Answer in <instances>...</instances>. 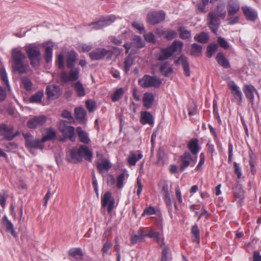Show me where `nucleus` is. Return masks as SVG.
Here are the masks:
<instances>
[{
  "mask_svg": "<svg viewBox=\"0 0 261 261\" xmlns=\"http://www.w3.org/2000/svg\"><path fill=\"white\" fill-rule=\"evenodd\" d=\"M226 16V12L224 7L218 5L214 12H210L207 18V23L211 30L216 33L220 24V19H224Z\"/></svg>",
  "mask_w": 261,
  "mask_h": 261,
  "instance_id": "obj_1",
  "label": "nucleus"
},
{
  "mask_svg": "<svg viewBox=\"0 0 261 261\" xmlns=\"http://www.w3.org/2000/svg\"><path fill=\"white\" fill-rule=\"evenodd\" d=\"M182 46L183 43L181 41H174L169 46L161 48L160 52L156 54L155 58L156 60L160 61L167 60L172 56L173 54L177 50L178 47H179L181 50Z\"/></svg>",
  "mask_w": 261,
  "mask_h": 261,
  "instance_id": "obj_2",
  "label": "nucleus"
},
{
  "mask_svg": "<svg viewBox=\"0 0 261 261\" xmlns=\"http://www.w3.org/2000/svg\"><path fill=\"white\" fill-rule=\"evenodd\" d=\"M139 85L144 88L154 87L159 88L162 84L161 80L154 76L144 75L138 81Z\"/></svg>",
  "mask_w": 261,
  "mask_h": 261,
  "instance_id": "obj_3",
  "label": "nucleus"
},
{
  "mask_svg": "<svg viewBox=\"0 0 261 261\" xmlns=\"http://www.w3.org/2000/svg\"><path fill=\"white\" fill-rule=\"evenodd\" d=\"M26 53L30 60L31 66L35 68L39 66L41 59L39 48L36 46L28 47L26 49Z\"/></svg>",
  "mask_w": 261,
  "mask_h": 261,
  "instance_id": "obj_4",
  "label": "nucleus"
},
{
  "mask_svg": "<svg viewBox=\"0 0 261 261\" xmlns=\"http://www.w3.org/2000/svg\"><path fill=\"white\" fill-rule=\"evenodd\" d=\"M59 129L66 138L69 139L72 142L75 141L74 127L69 125L67 121L61 120L59 122Z\"/></svg>",
  "mask_w": 261,
  "mask_h": 261,
  "instance_id": "obj_5",
  "label": "nucleus"
},
{
  "mask_svg": "<svg viewBox=\"0 0 261 261\" xmlns=\"http://www.w3.org/2000/svg\"><path fill=\"white\" fill-rule=\"evenodd\" d=\"M23 136L25 139V146L28 148H35L42 149L43 146L41 140L34 139L33 136L30 133L23 134Z\"/></svg>",
  "mask_w": 261,
  "mask_h": 261,
  "instance_id": "obj_6",
  "label": "nucleus"
},
{
  "mask_svg": "<svg viewBox=\"0 0 261 261\" xmlns=\"http://www.w3.org/2000/svg\"><path fill=\"white\" fill-rule=\"evenodd\" d=\"M115 20V17L114 15H110L107 17H103L98 21L91 22L89 25L92 26V29L99 30L110 25L114 22Z\"/></svg>",
  "mask_w": 261,
  "mask_h": 261,
  "instance_id": "obj_7",
  "label": "nucleus"
},
{
  "mask_svg": "<svg viewBox=\"0 0 261 261\" xmlns=\"http://www.w3.org/2000/svg\"><path fill=\"white\" fill-rule=\"evenodd\" d=\"M80 69L78 68H72L68 74L65 71H63L60 74L61 80L64 83L74 82L79 78Z\"/></svg>",
  "mask_w": 261,
  "mask_h": 261,
  "instance_id": "obj_8",
  "label": "nucleus"
},
{
  "mask_svg": "<svg viewBox=\"0 0 261 261\" xmlns=\"http://www.w3.org/2000/svg\"><path fill=\"white\" fill-rule=\"evenodd\" d=\"M196 161V158L195 159L192 158L191 153L188 151H185L179 157L180 171L183 172L190 165L191 162L195 163Z\"/></svg>",
  "mask_w": 261,
  "mask_h": 261,
  "instance_id": "obj_9",
  "label": "nucleus"
},
{
  "mask_svg": "<svg viewBox=\"0 0 261 261\" xmlns=\"http://www.w3.org/2000/svg\"><path fill=\"white\" fill-rule=\"evenodd\" d=\"M227 84L237 103L240 104L242 101L243 94L239 87L235 84L234 81L230 80L229 79L227 81Z\"/></svg>",
  "mask_w": 261,
  "mask_h": 261,
  "instance_id": "obj_10",
  "label": "nucleus"
},
{
  "mask_svg": "<svg viewBox=\"0 0 261 261\" xmlns=\"http://www.w3.org/2000/svg\"><path fill=\"white\" fill-rule=\"evenodd\" d=\"M165 18V13L163 11L151 12L147 16V21L151 24H155L164 20Z\"/></svg>",
  "mask_w": 261,
  "mask_h": 261,
  "instance_id": "obj_11",
  "label": "nucleus"
},
{
  "mask_svg": "<svg viewBox=\"0 0 261 261\" xmlns=\"http://www.w3.org/2000/svg\"><path fill=\"white\" fill-rule=\"evenodd\" d=\"M101 202L102 206H107L108 212L110 213L113 210L115 204V199L112 196L111 193L110 192H106L101 197Z\"/></svg>",
  "mask_w": 261,
  "mask_h": 261,
  "instance_id": "obj_12",
  "label": "nucleus"
},
{
  "mask_svg": "<svg viewBox=\"0 0 261 261\" xmlns=\"http://www.w3.org/2000/svg\"><path fill=\"white\" fill-rule=\"evenodd\" d=\"M66 159L68 162L76 164L82 162L81 155L76 148H73L67 152Z\"/></svg>",
  "mask_w": 261,
  "mask_h": 261,
  "instance_id": "obj_13",
  "label": "nucleus"
},
{
  "mask_svg": "<svg viewBox=\"0 0 261 261\" xmlns=\"http://www.w3.org/2000/svg\"><path fill=\"white\" fill-rule=\"evenodd\" d=\"M46 94L48 99H56L61 95L62 92L59 86L50 85L46 87Z\"/></svg>",
  "mask_w": 261,
  "mask_h": 261,
  "instance_id": "obj_14",
  "label": "nucleus"
},
{
  "mask_svg": "<svg viewBox=\"0 0 261 261\" xmlns=\"http://www.w3.org/2000/svg\"><path fill=\"white\" fill-rule=\"evenodd\" d=\"M46 121V119L45 116H35L28 120L27 122V126L31 129H35L43 125Z\"/></svg>",
  "mask_w": 261,
  "mask_h": 261,
  "instance_id": "obj_15",
  "label": "nucleus"
},
{
  "mask_svg": "<svg viewBox=\"0 0 261 261\" xmlns=\"http://www.w3.org/2000/svg\"><path fill=\"white\" fill-rule=\"evenodd\" d=\"M243 14L248 21H254L258 17L257 11L248 6H243L241 8Z\"/></svg>",
  "mask_w": 261,
  "mask_h": 261,
  "instance_id": "obj_16",
  "label": "nucleus"
},
{
  "mask_svg": "<svg viewBox=\"0 0 261 261\" xmlns=\"http://www.w3.org/2000/svg\"><path fill=\"white\" fill-rule=\"evenodd\" d=\"M110 51L103 48H97L89 53V56L92 60L102 59Z\"/></svg>",
  "mask_w": 261,
  "mask_h": 261,
  "instance_id": "obj_17",
  "label": "nucleus"
},
{
  "mask_svg": "<svg viewBox=\"0 0 261 261\" xmlns=\"http://www.w3.org/2000/svg\"><path fill=\"white\" fill-rule=\"evenodd\" d=\"M240 9V5L237 0H229L228 2L227 10L228 16H232L238 12Z\"/></svg>",
  "mask_w": 261,
  "mask_h": 261,
  "instance_id": "obj_18",
  "label": "nucleus"
},
{
  "mask_svg": "<svg viewBox=\"0 0 261 261\" xmlns=\"http://www.w3.org/2000/svg\"><path fill=\"white\" fill-rule=\"evenodd\" d=\"M175 62L177 64L182 65L185 75L190 76V70L188 58L184 55H181Z\"/></svg>",
  "mask_w": 261,
  "mask_h": 261,
  "instance_id": "obj_19",
  "label": "nucleus"
},
{
  "mask_svg": "<svg viewBox=\"0 0 261 261\" xmlns=\"http://www.w3.org/2000/svg\"><path fill=\"white\" fill-rule=\"evenodd\" d=\"M81 158H84L86 160L91 162L93 158V153L90 150L88 146L82 145L78 149Z\"/></svg>",
  "mask_w": 261,
  "mask_h": 261,
  "instance_id": "obj_20",
  "label": "nucleus"
},
{
  "mask_svg": "<svg viewBox=\"0 0 261 261\" xmlns=\"http://www.w3.org/2000/svg\"><path fill=\"white\" fill-rule=\"evenodd\" d=\"M243 92L250 102H253L254 98V93H257L255 87L252 85H245L243 87Z\"/></svg>",
  "mask_w": 261,
  "mask_h": 261,
  "instance_id": "obj_21",
  "label": "nucleus"
},
{
  "mask_svg": "<svg viewBox=\"0 0 261 261\" xmlns=\"http://www.w3.org/2000/svg\"><path fill=\"white\" fill-rule=\"evenodd\" d=\"M25 59V55L18 48H14L12 50V60L13 63L24 62Z\"/></svg>",
  "mask_w": 261,
  "mask_h": 261,
  "instance_id": "obj_22",
  "label": "nucleus"
},
{
  "mask_svg": "<svg viewBox=\"0 0 261 261\" xmlns=\"http://www.w3.org/2000/svg\"><path fill=\"white\" fill-rule=\"evenodd\" d=\"M160 71L162 75L168 77L173 72V68L168 62L162 63L160 65Z\"/></svg>",
  "mask_w": 261,
  "mask_h": 261,
  "instance_id": "obj_23",
  "label": "nucleus"
},
{
  "mask_svg": "<svg viewBox=\"0 0 261 261\" xmlns=\"http://www.w3.org/2000/svg\"><path fill=\"white\" fill-rule=\"evenodd\" d=\"M187 147L193 155H197L200 150L198 139L195 138L191 140L188 144Z\"/></svg>",
  "mask_w": 261,
  "mask_h": 261,
  "instance_id": "obj_24",
  "label": "nucleus"
},
{
  "mask_svg": "<svg viewBox=\"0 0 261 261\" xmlns=\"http://www.w3.org/2000/svg\"><path fill=\"white\" fill-rule=\"evenodd\" d=\"M44 46L45 52L44 57L46 62L48 63L52 60L54 44L51 42H48Z\"/></svg>",
  "mask_w": 261,
  "mask_h": 261,
  "instance_id": "obj_25",
  "label": "nucleus"
},
{
  "mask_svg": "<svg viewBox=\"0 0 261 261\" xmlns=\"http://www.w3.org/2000/svg\"><path fill=\"white\" fill-rule=\"evenodd\" d=\"M74 114L76 119L80 123L85 122L86 117V112L82 107L75 108L74 109Z\"/></svg>",
  "mask_w": 261,
  "mask_h": 261,
  "instance_id": "obj_26",
  "label": "nucleus"
},
{
  "mask_svg": "<svg viewBox=\"0 0 261 261\" xmlns=\"http://www.w3.org/2000/svg\"><path fill=\"white\" fill-rule=\"evenodd\" d=\"M28 65H24L23 62L14 63L12 65V69L14 72L19 74H24L28 72Z\"/></svg>",
  "mask_w": 261,
  "mask_h": 261,
  "instance_id": "obj_27",
  "label": "nucleus"
},
{
  "mask_svg": "<svg viewBox=\"0 0 261 261\" xmlns=\"http://www.w3.org/2000/svg\"><path fill=\"white\" fill-rule=\"evenodd\" d=\"M2 223L6 227L7 231L10 232L14 238H16L17 237V235L15 231L13 224L8 219L6 216L3 217Z\"/></svg>",
  "mask_w": 261,
  "mask_h": 261,
  "instance_id": "obj_28",
  "label": "nucleus"
},
{
  "mask_svg": "<svg viewBox=\"0 0 261 261\" xmlns=\"http://www.w3.org/2000/svg\"><path fill=\"white\" fill-rule=\"evenodd\" d=\"M77 59V54L74 50H71L68 53L66 59V65L68 68H72L75 65Z\"/></svg>",
  "mask_w": 261,
  "mask_h": 261,
  "instance_id": "obj_29",
  "label": "nucleus"
},
{
  "mask_svg": "<svg viewBox=\"0 0 261 261\" xmlns=\"http://www.w3.org/2000/svg\"><path fill=\"white\" fill-rule=\"evenodd\" d=\"M154 101V95L152 93H145L143 98V106L146 109H149L152 106Z\"/></svg>",
  "mask_w": 261,
  "mask_h": 261,
  "instance_id": "obj_30",
  "label": "nucleus"
},
{
  "mask_svg": "<svg viewBox=\"0 0 261 261\" xmlns=\"http://www.w3.org/2000/svg\"><path fill=\"white\" fill-rule=\"evenodd\" d=\"M143 155L141 153H139L138 155H136L134 151H130L127 158V161L130 166H135L137 161L141 159Z\"/></svg>",
  "mask_w": 261,
  "mask_h": 261,
  "instance_id": "obj_31",
  "label": "nucleus"
},
{
  "mask_svg": "<svg viewBox=\"0 0 261 261\" xmlns=\"http://www.w3.org/2000/svg\"><path fill=\"white\" fill-rule=\"evenodd\" d=\"M76 131L80 142L86 144L90 143V140L88 137L87 133L83 130L81 127H76Z\"/></svg>",
  "mask_w": 261,
  "mask_h": 261,
  "instance_id": "obj_32",
  "label": "nucleus"
},
{
  "mask_svg": "<svg viewBox=\"0 0 261 261\" xmlns=\"http://www.w3.org/2000/svg\"><path fill=\"white\" fill-rule=\"evenodd\" d=\"M216 60L218 63L224 68L227 69L230 67L229 61L225 58L224 54L219 53L216 56Z\"/></svg>",
  "mask_w": 261,
  "mask_h": 261,
  "instance_id": "obj_33",
  "label": "nucleus"
},
{
  "mask_svg": "<svg viewBox=\"0 0 261 261\" xmlns=\"http://www.w3.org/2000/svg\"><path fill=\"white\" fill-rule=\"evenodd\" d=\"M141 123L143 124H148L151 125L153 123L152 115L148 112L141 113Z\"/></svg>",
  "mask_w": 261,
  "mask_h": 261,
  "instance_id": "obj_34",
  "label": "nucleus"
},
{
  "mask_svg": "<svg viewBox=\"0 0 261 261\" xmlns=\"http://www.w3.org/2000/svg\"><path fill=\"white\" fill-rule=\"evenodd\" d=\"M111 167V166L110 162L106 159H102L101 162H97V168L100 172L105 170L108 171Z\"/></svg>",
  "mask_w": 261,
  "mask_h": 261,
  "instance_id": "obj_35",
  "label": "nucleus"
},
{
  "mask_svg": "<svg viewBox=\"0 0 261 261\" xmlns=\"http://www.w3.org/2000/svg\"><path fill=\"white\" fill-rule=\"evenodd\" d=\"M77 95L79 97H83L86 95L85 89L80 81H77L72 85Z\"/></svg>",
  "mask_w": 261,
  "mask_h": 261,
  "instance_id": "obj_36",
  "label": "nucleus"
},
{
  "mask_svg": "<svg viewBox=\"0 0 261 261\" xmlns=\"http://www.w3.org/2000/svg\"><path fill=\"white\" fill-rule=\"evenodd\" d=\"M46 134L41 139V141L43 143L52 140L56 137V132L51 128L46 129Z\"/></svg>",
  "mask_w": 261,
  "mask_h": 261,
  "instance_id": "obj_37",
  "label": "nucleus"
},
{
  "mask_svg": "<svg viewBox=\"0 0 261 261\" xmlns=\"http://www.w3.org/2000/svg\"><path fill=\"white\" fill-rule=\"evenodd\" d=\"M143 230L140 229L138 231L137 233L131 236L130 243L132 245L140 242L144 238L143 236Z\"/></svg>",
  "mask_w": 261,
  "mask_h": 261,
  "instance_id": "obj_38",
  "label": "nucleus"
},
{
  "mask_svg": "<svg viewBox=\"0 0 261 261\" xmlns=\"http://www.w3.org/2000/svg\"><path fill=\"white\" fill-rule=\"evenodd\" d=\"M43 96V91L39 90L30 98L29 101L31 103H40Z\"/></svg>",
  "mask_w": 261,
  "mask_h": 261,
  "instance_id": "obj_39",
  "label": "nucleus"
},
{
  "mask_svg": "<svg viewBox=\"0 0 261 261\" xmlns=\"http://www.w3.org/2000/svg\"><path fill=\"white\" fill-rule=\"evenodd\" d=\"M193 241L197 244L200 242V230L196 224L193 226L191 228Z\"/></svg>",
  "mask_w": 261,
  "mask_h": 261,
  "instance_id": "obj_40",
  "label": "nucleus"
},
{
  "mask_svg": "<svg viewBox=\"0 0 261 261\" xmlns=\"http://www.w3.org/2000/svg\"><path fill=\"white\" fill-rule=\"evenodd\" d=\"M191 55L198 57L201 53L202 47L197 43H193L191 46Z\"/></svg>",
  "mask_w": 261,
  "mask_h": 261,
  "instance_id": "obj_41",
  "label": "nucleus"
},
{
  "mask_svg": "<svg viewBox=\"0 0 261 261\" xmlns=\"http://www.w3.org/2000/svg\"><path fill=\"white\" fill-rule=\"evenodd\" d=\"M194 39L201 43H206L209 39V37L207 34L204 32H201L196 35L194 37Z\"/></svg>",
  "mask_w": 261,
  "mask_h": 261,
  "instance_id": "obj_42",
  "label": "nucleus"
},
{
  "mask_svg": "<svg viewBox=\"0 0 261 261\" xmlns=\"http://www.w3.org/2000/svg\"><path fill=\"white\" fill-rule=\"evenodd\" d=\"M178 31L179 34V37L182 39H187L191 37V31L187 30L184 27H179Z\"/></svg>",
  "mask_w": 261,
  "mask_h": 261,
  "instance_id": "obj_43",
  "label": "nucleus"
},
{
  "mask_svg": "<svg viewBox=\"0 0 261 261\" xmlns=\"http://www.w3.org/2000/svg\"><path fill=\"white\" fill-rule=\"evenodd\" d=\"M233 194L237 199L241 201L244 199V192L240 185H237L233 189Z\"/></svg>",
  "mask_w": 261,
  "mask_h": 261,
  "instance_id": "obj_44",
  "label": "nucleus"
},
{
  "mask_svg": "<svg viewBox=\"0 0 261 261\" xmlns=\"http://www.w3.org/2000/svg\"><path fill=\"white\" fill-rule=\"evenodd\" d=\"M132 45L136 48H140L144 46V43L140 36L135 35L133 37Z\"/></svg>",
  "mask_w": 261,
  "mask_h": 261,
  "instance_id": "obj_45",
  "label": "nucleus"
},
{
  "mask_svg": "<svg viewBox=\"0 0 261 261\" xmlns=\"http://www.w3.org/2000/svg\"><path fill=\"white\" fill-rule=\"evenodd\" d=\"M124 93L123 89L122 88L117 89L111 96L113 101L116 102L122 97Z\"/></svg>",
  "mask_w": 261,
  "mask_h": 261,
  "instance_id": "obj_46",
  "label": "nucleus"
},
{
  "mask_svg": "<svg viewBox=\"0 0 261 261\" xmlns=\"http://www.w3.org/2000/svg\"><path fill=\"white\" fill-rule=\"evenodd\" d=\"M159 186L161 187L162 192L164 196L170 195V192L168 189V185L167 181L163 180L161 181Z\"/></svg>",
  "mask_w": 261,
  "mask_h": 261,
  "instance_id": "obj_47",
  "label": "nucleus"
},
{
  "mask_svg": "<svg viewBox=\"0 0 261 261\" xmlns=\"http://www.w3.org/2000/svg\"><path fill=\"white\" fill-rule=\"evenodd\" d=\"M21 82L27 91H31L32 89V83L27 77H22L21 79Z\"/></svg>",
  "mask_w": 261,
  "mask_h": 261,
  "instance_id": "obj_48",
  "label": "nucleus"
},
{
  "mask_svg": "<svg viewBox=\"0 0 261 261\" xmlns=\"http://www.w3.org/2000/svg\"><path fill=\"white\" fill-rule=\"evenodd\" d=\"M218 47V45L215 43L208 45L207 47L206 56L211 58L213 54L217 50Z\"/></svg>",
  "mask_w": 261,
  "mask_h": 261,
  "instance_id": "obj_49",
  "label": "nucleus"
},
{
  "mask_svg": "<svg viewBox=\"0 0 261 261\" xmlns=\"http://www.w3.org/2000/svg\"><path fill=\"white\" fill-rule=\"evenodd\" d=\"M161 247L162 248L161 261H168L167 255L170 252L169 248L165 245H162Z\"/></svg>",
  "mask_w": 261,
  "mask_h": 261,
  "instance_id": "obj_50",
  "label": "nucleus"
},
{
  "mask_svg": "<svg viewBox=\"0 0 261 261\" xmlns=\"http://www.w3.org/2000/svg\"><path fill=\"white\" fill-rule=\"evenodd\" d=\"M133 64V60L131 57L128 56L124 61V71L127 73Z\"/></svg>",
  "mask_w": 261,
  "mask_h": 261,
  "instance_id": "obj_51",
  "label": "nucleus"
},
{
  "mask_svg": "<svg viewBox=\"0 0 261 261\" xmlns=\"http://www.w3.org/2000/svg\"><path fill=\"white\" fill-rule=\"evenodd\" d=\"M0 77L4 83L8 87H9V81L7 77V74L4 68H0Z\"/></svg>",
  "mask_w": 261,
  "mask_h": 261,
  "instance_id": "obj_52",
  "label": "nucleus"
},
{
  "mask_svg": "<svg viewBox=\"0 0 261 261\" xmlns=\"http://www.w3.org/2000/svg\"><path fill=\"white\" fill-rule=\"evenodd\" d=\"M126 173H122L117 177V187L121 189L123 187V181Z\"/></svg>",
  "mask_w": 261,
  "mask_h": 261,
  "instance_id": "obj_53",
  "label": "nucleus"
},
{
  "mask_svg": "<svg viewBox=\"0 0 261 261\" xmlns=\"http://www.w3.org/2000/svg\"><path fill=\"white\" fill-rule=\"evenodd\" d=\"M188 114L189 116L195 115L197 113V108L194 102H192L188 105Z\"/></svg>",
  "mask_w": 261,
  "mask_h": 261,
  "instance_id": "obj_54",
  "label": "nucleus"
},
{
  "mask_svg": "<svg viewBox=\"0 0 261 261\" xmlns=\"http://www.w3.org/2000/svg\"><path fill=\"white\" fill-rule=\"evenodd\" d=\"M144 238L147 237L149 238H155L157 241L160 239L159 232H155L152 230L149 231L148 233H146L143 231Z\"/></svg>",
  "mask_w": 261,
  "mask_h": 261,
  "instance_id": "obj_55",
  "label": "nucleus"
},
{
  "mask_svg": "<svg viewBox=\"0 0 261 261\" xmlns=\"http://www.w3.org/2000/svg\"><path fill=\"white\" fill-rule=\"evenodd\" d=\"M87 109L89 112H93L96 108V103L94 101L88 100L86 101Z\"/></svg>",
  "mask_w": 261,
  "mask_h": 261,
  "instance_id": "obj_56",
  "label": "nucleus"
},
{
  "mask_svg": "<svg viewBox=\"0 0 261 261\" xmlns=\"http://www.w3.org/2000/svg\"><path fill=\"white\" fill-rule=\"evenodd\" d=\"M69 254L70 255L74 257L83 255L82 250L80 248H74L70 250Z\"/></svg>",
  "mask_w": 261,
  "mask_h": 261,
  "instance_id": "obj_57",
  "label": "nucleus"
},
{
  "mask_svg": "<svg viewBox=\"0 0 261 261\" xmlns=\"http://www.w3.org/2000/svg\"><path fill=\"white\" fill-rule=\"evenodd\" d=\"M145 40L148 42L155 43V39L154 34L152 33L149 32L144 35Z\"/></svg>",
  "mask_w": 261,
  "mask_h": 261,
  "instance_id": "obj_58",
  "label": "nucleus"
},
{
  "mask_svg": "<svg viewBox=\"0 0 261 261\" xmlns=\"http://www.w3.org/2000/svg\"><path fill=\"white\" fill-rule=\"evenodd\" d=\"M217 41L219 45L224 49H228L229 48L228 43L224 39V38L219 37L217 39Z\"/></svg>",
  "mask_w": 261,
  "mask_h": 261,
  "instance_id": "obj_59",
  "label": "nucleus"
},
{
  "mask_svg": "<svg viewBox=\"0 0 261 261\" xmlns=\"http://www.w3.org/2000/svg\"><path fill=\"white\" fill-rule=\"evenodd\" d=\"M205 162V154L203 152H201L199 155V162L196 166L195 170L199 171L201 169L202 166L204 164Z\"/></svg>",
  "mask_w": 261,
  "mask_h": 261,
  "instance_id": "obj_60",
  "label": "nucleus"
},
{
  "mask_svg": "<svg viewBox=\"0 0 261 261\" xmlns=\"http://www.w3.org/2000/svg\"><path fill=\"white\" fill-rule=\"evenodd\" d=\"M112 245V243L110 241H107L104 244L103 247L101 249V252L103 253V255L105 254L109 253V251L110 250Z\"/></svg>",
  "mask_w": 261,
  "mask_h": 261,
  "instance_id": "obj_61",
  "label": "nucleus"
},
{
  "mask_svg": "<svg viewBox=\"0 0 261 261\" xmlns=\"http://www.w3.org/2000/svg\"><path fill=\"white\" fill-rule=\"evenodd\" d=\"M12 130L7 132V133H6L4 135V139L8 141H11L15 137H16L18 134V132H17L16 133L13 134H12Z\"/></svg>",
  "mask_w": 261,
  "mask_h": 261,
  "instance_id": "obj_62",
  "label": "nucleus"
},
{
  "mask_svg": "<svg viewBox=\"0 0 261 261\" xmlns=\"http://www.w3.org/2000/svg\"><path fill=\"white\" fill-rule=\"evenodd\" d=\"M155 213V210L152 206H149L146 208L142 214V216L144 217L145 215H151Z\"/></svg>",
  "mask_w": 261,
  "mask_h": 261,
  "instance_id": "obj_63",
  "label": "nucleus"
},
{
  "mask_svg": "<svg viewBox=\"0 0 261 261\" xmlns=\"http://www.w3.org/2000/svg\"><path fill=\"white\" fill-rule=\"evenodd\" d=\"M57 64L58 65V67L60 69H62L64 67V57L63 55L60 54L58 56Z\"/></svg>",
  "mask_w": 261,
  "mask_h": 261,
  "instance_id": "obj_64",
  "label": "nucleus"
}]
</instances>
